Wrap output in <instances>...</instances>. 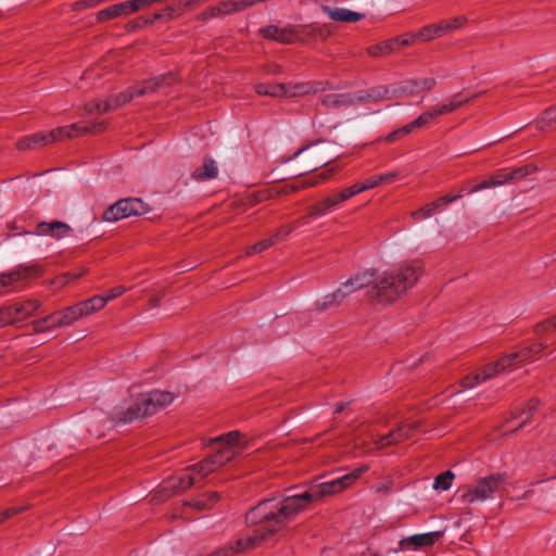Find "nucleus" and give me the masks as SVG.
Here are the masks:
<instances>
[{
    "mask_svg": "<svg viewBox=\"0 0 556 556\" xmlns=\"http://www.w3.org/2000/svg\"><path fill=\"white\" fill-rule=\"evenodd\" d=\"M425 273L422 261L413 260L394 266L378 277L367 290L370 302L390 305L402 299L414 288Z\"/></svg>",
    "mask_w": 556,
    "mask_h": 556,
    "instance_id": "1",
    "label": "nucleus"
},
{
    "mask_svg": "<svg viewBox=\"0 0 556 556\" xmlns=\"http://www.w3.org/2000/svg\"><path fill=\"white\" fill-rule=\"evenodd\" d=\"M306 508L293 495L280 498H266L257 503L245 514L248 527H257L258 539H266L277 533L287 522Z\"/></svg>",
    "mask_w": 556,
    "mask_h": 556,
    "instance_id": "2",
    "label": "nucleus"
},
{
    "mask_svg": "<svg viewBox=\"0 0 556 556\" xmlns=\"http://www.w3.org/2000/svg\"><path fill=\"white\" fill-rule=\"evenodd\" d=\"M174 399V394L168 391L152 390L141 393L127 408L115 412L112 416V421L116 425L130 424L155 414L169 405Z\"/></svg>",
    "mask_w": 556,
    "mask_h": 556,
    "instance_id": "3",
    "label": "nucleus"
},
{
    "mask_svg": "<svg viewBox=\"0 0 556 556\" xmlns=\"http://www.w3.org/2000/svg\"><path fill=\"white\" fill-rule=\"evenodd\" d=\"M301 155L299 166L291 170L293 177H302L306 174L313 173L316 169L330 164L338 155L331 151L330 144L318 141L316 143L307 144L300 148L292 156L288 157L286 162Z\"/></svg>",
    "mask_w": 556,
    "mask_h": 556,
    "instance_id": "4",
    "label": "nucleus"
},
{
    "mask_svg": "<svg viewBox=\"0 0 556 556\" xmlns=\"http://www.w3.org/2000/svg\"><path fill=\"white\" fill-rule=\"evenodd\" d=\"M506 482V475L502 472L492 473L477 480L476 484L469 488L462 495V500L466 504H472L476 501H485L492 498L494 494L500 492Z\"/></svg>",
    "mask_w": 556,
    "mask_h": 556,
    "instance_id": "5",
    "label": "nucleus"
},
{
    "mask_svg": "<svg viewBox=\"0 0 556 556\" xmlns=\"http://www.w3.org/2000/svg\"><path fill=\"white\" fill-rule=\"evenodd\" d=\"M149 206L139 198H125L110 205L102 214L104 222H117L130 216L148 213Z\"/></svg>",
    "mask_w": 556,
    "mask_h": 556,
    "instance_id": "6",
    "label": "nucleus"
},
{
    "mask_svg": "<svg viewBox=\"0 0 556 556\" xmlns=\"http://www.w3.org/2000/svg\"><path fill=\"white\" fill-rule=\"evenodd\" d=\"M165 0H127L100 10L97 13L99 23L108 22L121 16H128L141 9L149 8L154 3H162Z\"/></svg>",
    "mask_w": 556,
    "mask_h": 556,
    "instance_id": "7",
    "label": "nucleus"
},
{
    "mask_svg": "<svg viewBox=\"0 0 556 556\" xmlns=\"http://www.w3.org/2000/svg\"><path fill=\"white\" fill-rule=\"evenodd\" d=\"M106 128L105 122L74 123L68 126L58 127L48 132L50 143L62 141L65 138H74L87 134H99Z\"/></svg>",
    "mask_w": 556,
    "mask_h": 556,
    "instance_id": "8",
    "label": "nucleus"
},
{
    "mask_svg": "<svg viewBox=\"0 0 556 556\" xmlns=\"http://www.w3.org/2000/svg\"><path fill=\"white\" fill-rule=\"evenodd\" d=\"M368 470L369 466L364 464L340 478L316 484L320 498L342 492Z\"/></svg>",
    "mask_w": 556,
    "mask_h": 556,
    "instance_id": "9",
    "label": "nucleus"
},
{
    "mask_svg": "<svg viewBox=\"0 0 556 556\" xmlns=\"http://www.w3.org/2000/svg\"><path fill=\"white\" fill-rule=\"evenodd\" d=\"M232 459L233 452L227 447L226 450H217L215 453L208 455L203 460L193 465L191 468L197 475V478L202 480Z\"/></svg>",
    "mask_w": 556,
    "mask_h": 556,
    "instance_id": "10",
    "label": "nucleus"
},
{
    "mask_svg": "<svg viewBox=\"0 0 556 556\" xmlns=\"http://www.w3.org/2000/svg\"><path fill=\"white\" fill-rule=\"evenodd\" d=\"M544 349L545 346L543 343H532L531 345L521 348L520 350L511 352L497 359V366L502 368H509L511 370L527 362L535 359Z\"/></svg>",
    "mask_w": 556,
    "mask_h": 556,
    "instance_id": "11",
    "label": "nucleus"
},
{
    "mask_svg": "<svg viewBox=\"0 0 556 556\" xmlns=\"http://www.w3.org/2000/svg\"><path fill=\"white\" fill-rule=\"evenodd\" d=\"M352 197L348 189L344 188L340 191L332 192L325 199L309 205L307 207L308 217L318 218L334 211L341 203L350 200Z\"/></svg>",
    "mask_w": 556,
    "mask_h": 556,
    "instance_id": "12",
    "label": "nucleus"
},
{
    "mask_svg": "<svg viewBox=\"0 0 556 556\" xmlns=\"http://www.w3.org/2000/svg\"><path fill=\"white\" fill-rule=\"evenodd\" d=\"M199 479L191 467H187L179 476L170 477L162 485L160 491L163 500H167L176 493L182 492L194 485Z\"/></svg>",
    "mask_w": 556,
    "mask_h": 556,
    "instance_id": "13",
    "label": "nucleus"
},
{
    "mask_svg": "<svg viewBox=\"0 0 556 556\" xmlns=\"http://www.w3.org/2000/svg\"><path fill=\"white\" fill-rule=\"evenodd\" d=\"M419 426L420 424L417 421L410 424H399L396 428L392 429L389 433L381 435L378 440H376L375 444L378 448H384L399 444L412 438Z\"/></svg>",
    "mask_w": 556,
    "mask_h": 556,
    "instance_id": "14",
    "label": "nucleus"
},
{
    "mask_svg": "<svg viewBox=\"0 0 556 556\" xmlns=\"http://www.w3.org/2000/svg\"><path fill=\"white\" fill-rule=\"evenodd\" d=\"M303 27H295V25H288L280 28L276 25H268L260 29L261 35L265 39L274 40L283 45H292L300 41V30Z\"/></svg>",
    "mask_w": 556,
    "mask_h": 556,
    "instance_id": "15",
    "label": "nucleus"
},
{
    "mask_svg": "<svg viewBox=\"0 0 556 556\" xmlns=\"http://www.w3.org/2000/svg\"><path fill=\"white\" fill-rule=\"evenodd\" d=\"M475 98H477V94H472L469 98L463 99V98H460V93H456L450 99V101L447 103L438 105L430 111L424 112L419 116H420V118H426V119H424L425 126H426L432 119H434L441 115L452 113L453 111L457 110L458 108L468 103L470 100H472Z\"/></svg>",
    "mask_w": 556,
    "mask_h": 556,
    "instance_id": "16",
    "label": "nucleus"
},
{
    "mask_svg": "<svg viewBox=\"0 0 556 556\" xmlns=\"http://www.w3.org/2000/svg\"><path fill=\"white\" fill-rule=\"evenodd\" d=\"M444 535L443 531H433L421 534H414L408 538H403L399 542L400 549H418L421 547H429L434 545L442 536Z\"/></svg>",
    "mask_w": 556,
    "mask_h": 556,
    "instance_id": "17",
    "label": "nucleus"
},
{
    "mask_svg": "<svg viewBox=\"0 0 556 556\" xmlns=\"http://www.w3.org/2000/svg\"><path fill=\"white\" fill-rule=\"evenodd\" d=\"M72 228L68 224L61 220L40 222L36 226L35 235L51 237L56 240L70 236Z\"/></svg>",
    "mask_w": 556,
    "mask_h": 556,
    "instance_id": "18",
    "label": "nucleus"
},
{
    "mask_svg": "<svg viewBox=\"0 0 556 556\" xmlns=\"http://www.w3.org/2000/svg\"><path fill=\"white\" fill-rule=\"evenodd\" d=\"M287 94L289 97H301L311 93L325 92L332 86L328 81H307L296 84H285Z\"/></svg>",
    "mask_w": 556,
    "mask_h": 556,
    "instance_id": "19",
    "label": "nucleus"
},
{
    "mask_svg": "<svg viewBox=\"0 0 556 556\" xmlns=\"http://www.w3.org/2000/svg\"><path fill=\"white\" fill-rule=\"evenodd\" d=\"M357 104L378 103L384 100H392L390 86H375L366 90L354 92Z\"/></svg>",
    "mask_w": 556,
    "mask_h": 556,
    "instance_id": "20",
    "label": "nucleus"
},
{
    "mask_svg": "<svg viewBox=\"0 0 556 556\" xmlns=\"http://www.w3.org/2000/svg\"><path fill=\"white\" fill-rule=\"evenodd\" d=\"M320 104L326 109H342L356 105L354 92L328 93L320 98Z\"/></svg>",
    "mask_w": 556,
    "mask_h": 556,
    "instance_id": "21",
    "label": "nucleus"
},
{
    "mask_svg": "<svg viewBox=\"0 0 556 556\" xmlns=\"http://www.w3.org/2000/svg\"><path fill=\"white\" fill-rule=\"evenodd\" d=\"M178 81V77L175 73L168 72L156 77L144 80L139 86V90H143L144 94L155 92L162 88L175 85Z\"/></svg>",
    "mask_w": 556,
    "mask_h": 556,
    "instance_id": "22",
    "label": "nucleus"
},
{
    "mask_svg": "<svg viewBox=\"0 0 556 556\" xmlns=\"http://www.w3.org/2000/svg\"><path fill=\"white\" fill-rule=\"evenodd\" d=\"M321 10L333 21L342 23H355L365 17L364 14L344 8H331L323 5Z\"/></svg>",
    "mask_w": 556,
    "mask_h": 556,
    "instance_id": "23",
    "label": "nucleus"
},
{
    "mask_svg": "<svg viewBox=\"0 0 556 556\" xmlns=\"http://www.w3.org/2000/svg\"><path fill=\"white\" fill-rule=\"evenodd\" d=\"M346 298V292L344 288H338L333 292L326 294L323 299L315 301L314 311L324 312L333 307L340 306L344 299Z\"/></svg>",
    "mask_w": 556,
    "mask_h": 556,
    "instance_id": "24",
    "label": "nucleus"
},
{
    "mask_svg": "<svg viewBox=\"0 0 556 556\" xmlns=\"http://www.w3.org/2000/svg\"><path fill=\"white\" fill-rule=\"evenodd\" d=\"M241 432L238 430L230 431L222 434L215 439L219 444L217 450H226L227 447L233 452V458L245 447V444L240 443Z\"/></svg>",
    "mask_w": 556,
    "mask_h": 556,
    "instance_id": "25",
    "label": "nucleus"
},
{
    "mask_svg": "<svg viewBox=\"0 0 556 556\" xmlns=\"http://www.w3.org/2000/svg\"><path fill=\"white\" fill-rule=\"evenodd\" d=\"M144 96L143 90H139V86L129 87L127 90L122 91L119 93L110 96L108 98L110 104L113 110H116L126 103L130 102L132 99Z\"/></svg>",
    "mask_w": 556,
    "mask_h": 556,
    "instance_id": "26",
    "label": "nucleus"
},
{
    "mask_svg": "<svg viewBox=\"0 0 556 556\" xmlns=\"http://www.w3.org/2000/svg\"><path fill=\"white\" fill-rule=\"evenodd\" d=\"M337 172H338L337 167L327 168V169L323 170L320 174H318L317 176L305 180L301 186L291 185V186L286 187L283 189V192L288 194V193L296 192V191H299L300 189H303V188L314 187V186H316L319 182L327 181Z\"/></svg>",
    "mask_w": 556,
    "mask_h": 556,
    "instance_id": "27",
    "label": "nucleus"
},
{
    "mask_svg": "<svg viewBox=\"0 0 556 556\" xmlns=\"http://www.w3.org/2000/svg\"><path fill=\"white\" fill-rule=\"evenodd\" d=\"M391 99H401L418 92L415 79H406L390 85Z\"/></svg>",
    "mask_w": 556,
    "mask_h": 556,
    "instance_id": "28",
    "label": "nucleus"
},
{
    "mask_svg": "<svg viewBox=\"0 0 556 556\" xmlns=\"http://www.w3.org/2000/svg\"><path fill=\"white\" fill-rule=\"evenodd\" d=\"M372 274L368 273H359L348 279L344 283L340 286V288H344L346 292V296L351 293L368 287L371 281Z\"/></svg>",
    "mask_w": 556,
    "mask_h": 556,
    "instance_id": "29",
    "label": "nucleus"
},
{
    "mask_svg": "<svg viewBox=\"0 0 556 556\" xmlns=\"http://www.w3.org/2000/svg\"><path fill=\"white\" fill-rule=\"evenodd\" d=\"M508 177L509 176L507 169H500L494 175H492L490 179L483 180L480 184L471 186V188L468 191L478 192L483 189L501 186L509 181Z\"/></svg>",
    "mask_w": 556,
    "mask_h": 556,
    "instance_id": "30",
    "label": "nucleus"
},
{
    "mask_svg": "<svg viewBox=\"0 0 556 556\" xmlns=\"http://www.w3.org/2000/svg\"><path fill=\"white\" fill-rule=\"evenodd\" d=\"M425 118H420V116H418L416 119H414L413 122L408 123L407 125L399 128V129H395L393 131H391L387 137H386V141L391 143V142H394V141H397L406 136H408L409 134H412L415 129H418V128H421L425 126Z\"/></svg>",
    "mask_w": 556,
    "mask_h": 556,
    "instance_id": "31",
    "label": "nucleus"
},
{
    "mask_svg": "<svg viewBox=\"0 0 556 556\" xmlns=\"http://www.w3.org/2000/svg\"><path fill=\"white\" fill-rule=\"evenodd\" d=\"M218 175V168L216 162L211 157H204L203 165L198 167L193 173L192 177L195 180H205L216 178Z\"/></svg>",
    "mask_w": 556,
    "mask_h": 556,
    "instance_id": "32",
    "label": "nucleus"
},
{
    "mask_svg": "<svg viewBox=\"0 0 556 556\" xmlns=\"http://www.w3.org/2000/svg\"><path fill=\"white\" fill-rule=\"evenodd\" d=\"M55 315L58 316L56 319L60 327L70 326L77 319L84 317L78 303L72 306H67L62 311L55 312Z\"/></svg>",
    "mask_w": 556,
    "mask_h": 556,
    "instance_id": "33",
    "label": "nucleus"
},
{
    "mask_svg": "<svg viewBox=\"0 0 556 556\" xmlns=\"http://www.w3.org/2000/svg\"><path fill=\"white\" fill-rule=\"evenodd\" d=\"M295 27H303V29L300 30V41H304V36L327 39L331 35V30L327 25L311 24L295 25Z\"/></svg>",
    "mask_w": 556,
    "mask_h": 556,
    "instance_id": "34",
    "label": "nucleus"
},
{
    "mask_svg": "<svg viewBox=\"0 0 556 556\" xmlns=\"http://www.w3.org/2000/svg\"><path fill=\"white\" fill-rule=\"evenodd\" d=\"M17 321H22L31 316L39 307L40 302L38 300H27L24 302H16L12 304Z\"/></svg>",
    "mask_w": 556,
    "mask_h": 556,
    "instance_id": "35",
    "label": "nucleus"
},
{
    "mask_svg": "<svg viewBox=\"0 0 556 556\" xmlns=\"http://www.w3.org/2000/svg\"><path fill=\"white\" fill-rule=\"evenodd\" d=\"M399 50L397 40H384L367 48L368 55L379 58Z\"/></svg>",
    "mask_w": 556,
    "mask_h": 556,
    "instance_id": "36",
    "label": "nucleus"
},
{
    "mask_svg": "<svg viewBox=\"0 0 556 556\" xmlns=\"http://www.w3.org/2000/svg\"><path fill=\"white\" fill-rule=\"evenodd\" d=\"M536 129L541 131H551L556 127V106L546 109L541 117L535 121Z\"/></svg>",
    "mask_w": 556,
    "mask_h": 556,
    "instance_id": "37",
    "label": "nucleus"
},
{
    "mask_svg": "<svg viewBox=\"0 0 556 556\" xmlns=\"http://www.w3.org/2000/svg\"><path fill=\"white\" fill-rule=\"evenodd\" d=\"M380 184H381L380 175H374V176L368 177L367 179H365L362 182H355L352 186L346 187V189H348L349 193L351 194V197L353 198L354 195H356L363 191L378 187Z\"/></svg>",
    "mask_w": 556,
    "mask_h": 556,
    "instance_id": "38",
    "label": "nucleus"
},
{
    "mask_svg": "<svg viewBox=\"0 0 556 556\" xmlns=\"http://www.w3.org/2000/svg\"><path fill=\"white\" fill-rule=\"evenodd\" d=\"M78 305L83 312V315L88 316L94 312L102 309L105 306V300L102 299V295L100 294L81 301L78 303Z\"/></svg>",
    "mask_w": 556,
    "mask_h": 556,
    "instance_id": "39",
    "label": "nucleus"
},
{
    "mask_svg": "<svg viewBox=\"0 0 556 556\" xmlns=\"http://www.w3.org/2000/svg\"><path fill=\"white\" fill-rule=\"evenodd\" d=\"M255 91L260 96L283 97L287 94L285 84H258Z\"/></svg>",
    "mask_w": 556,
    "mask_h": 556,
    "instance_id": "40",
    "label": "nucleus"
},
{
    "mask_svg": "<svg viewBox=\"0 0 556 556\" xmlns=\"http://www.w3.org/2000/svg\"><path fill=\"white\" fill-rule=\"evenodd\" d=\"M58 316L55 312L37 320L33 321V327L35 332H47L51 329L60 327L58 324Z\"/></svg>",
    "mask_w": 556,
    "mask_h": 556,
    "instance_id": "41",
    "label": "nucleus"
},
{
    "mask_svg": "<svg viewBox=\"0 0 556 556\" xmlns=\"http://www.w3.org/2000/svg\"><path fill=\"white\" fill-rule=\"evenodd\" d=\"M254 528V534L250 536L247 541L239 539L233 544H228V546L232 547V555L243 552L248 546L254 547L255 545L260 544L262 541L265 540L257 538L260 535V532L257 527Z\"/></svg>",
    "mask_w": 556,
    "mask_h": 556,
    "instance_id": "42",
    "label": "nucleus"
},
{
    "mask_svg": "<svg viewBox=\"0 0 556 556\" xmlns=\"http://www.w3.org/2000/svg\"><path fill=\"white\" fill-rule=\"evenodd\" d=\"M417 36L422 41H430L434 38L442 37L441 26L440 23L430 24L427 26L421 27L417 31Z\"/></svg>",
    "mask_w": 556,
    "mask_h": 556,
    "instance_id": "43",
    "label": "nucleus"
},
{
    "mask_svg": "<svg viewBox=\"0 0 556 556\" xmlns=\"http://www.w3.org/2000/svg\"><path fill=\"white\" fill-rule=\"evenodd\" d=\"M88 114H103L113 111L109 100H93L85 104Z\"/></svg>",
    "mask_w": 556,
    "mask_h": 556,
    "instance_id": "44",
    "label": "nucleus"
},
{
    "mask_svg": "<svg viewBox=\"0 0 556 556\" xmlns=\"http://www.w3.org/2000/svg\"><path fill=\"white\" fill-rule=\"evenodd\" d=\"M439 23L441 26L442 35H445L450 31L463 27L467 23V18L463 15H459L453 18L442 20Z\"/></svg>",
    "mask_w": 556,
    "mask_h": 556,
    "instance_id": "45",
    "label": "nucleus"
},
{
    "mask_svg": "<svg viewBox=\"0 0 556 556\" xmlns=\"http://www.w3.org/2000/svg\"><path fill=\"white\" fill-rule=\"evenodd\" d=\"M454 478V473L451 470H446L435 477L433 488L435 490L446 491L451 488Z\"/></svg>",
    "mask_w": 556,
    "mask_h": 556,
    "instance_id": "46",
    "label": "nucleus"
},
{
    "mask_svg": "<svg viewBox=\"0 0 556 556\" xmlns=\"http://www.w3.org/2000/svg\"><path fill=\"white\" fill-rule=\"evenodd\" d=\"M18 275V280L26 279L28 277H39L42 275V269L39 265L23 266L20 265L15 270Z\"/></svg>",
    "mask_w": 556,
    "mask_h": 556,
    "instance_id": "47",
    "label": "nucleus"
},
{
    "mask_svg": "<svg viewBox=\"0 0 556 556\" xmlns=\"http://www.w3.org/2000/svg\"><path fill=\"white\" fill-rule=\"evenodd\" d=\"M536 170H538V167L535 165L527 164V165L508 170V176H509L508 178H509V181L519 180Z\"/></svg>",
    "mask_w": 556,
    "mask_h": 556,
    "instance_id": "48",
    "label": "nucleus"
},
{
    "mask_svg": "<svg viewBox=\"0 0 556 556\" xmlns=\"http://www.w3.org/2000/svg\"><path fill=\"white\" fill-rule=\"evenodd\" d=\"M294 496L296 497L298 502L306 504V507L309 503L321 500L316 484L311 485L308 490L303 493L294 494Z\"/></svg>",
    "mask_w": 556,
    "mask_h": 556,
    "instance_id": "49",
    "label": "nucleus"
},
{
    "mask_svg": "<svg viewBox=\"0 0 556 556\" xmlns=\"http://www.w3.org/2000/svg\"><path fill=\"white\" fill-rule=\"evenodd\" d=\"M151 25H153V21L152 20H149L148 17L140 16V17H137L135 20L129 21L125 25V30L127 33H131V31H136L138 29H141V28L151 26Z\"/></svg>",
    "mask_w": 556,
    "mask_h": 556,
    "instance_id": "50",
    "label": "nucleus"
},
{
    "mask_svg": "<svg viewBox=\"0 0 556 556\" xmlns=\"http://www.w3.org/2000/svg\"><path fill=\"white\" fill-rule=\"evenodd\" d=\"M295 229L294 225H282L277 228L276 232L269 237L273 240V244H277L287 239V237Z\"/></svg>",
    "mask_w": 556,
    "mask_h": 556,
    "instance_id": "51",
    "label": "nucleus"
},
{
    "mask_svg": "<svg viewBox=\"0 0 556 556\" xmlns=\"http://www.w3.org/2000/svg\"><path fill=\"white\" fill-rule=\"evenodd\" d=\"M0 316L3 327L17 323V317L15 316L12 304L0 306Z\"/></svg>",
    "mask_w": 556,
    "mask_h": 556,
    "instance_id": "52",
    "label": "nucleus"
},
{
    "mask_svg": "<svg viewBox=\"0 0 556 556\" xmlns=\"http://www.w3.org/2000/svg\"><path fill=\"white\" fill-rule=\"evenodd\" d=\"M273 245V240H270V238H267L256 242L253 245L248 247L245 253L247 255L258 254L266 251Z\"/></svg>",
    "mask_w": 556,
    "mask_h": 556,
    "instance_id": "53",
    "label": "nucleus"
},
{
    "mask_svg": "<svg viewBox=\"0 0 556 556\" xmlns=\"http://www.w3.org/2000/svg\"><path fill=\"white\" fill-rule=\"evenodd\" d=\"M216 7L220 9V16L240 11L237 0L220 1Z\"/></svg>",
    "mask_w": 556,
    "mask_h": 556,
    "instance_id": "54",
    "label": "nucleus"
},
{
    "mask_svg": "<svg viewBox=\"0 0 556 556\" xmlns=\"http://www.w3.org/2000/svg\"><path fill=\"white\" fill-rule=\"evenodd\" d=\"M434 211H435L434 204L432 202H430V203H427L426 205L421 206L420 208L412 212V217L415 219L427 218V217L432 216Z\"/></svg>",
    "mask_w": 556,
    "mask_h": 556,
    "instance_id": "55",
    "label": "nucleus"
},
{
    "mask_svg": "<svg viewBox=\"0 0 556 556\" xmlns=\"http://www.w3.org/2000/svg\"><path fill=\"white\" fill-rule=\"evenodd\" d=\"M510 370L509 368H502L497 366V361L494 364L485 365L480 371L482 374V380H488L494 375L501 371Z\"/></svg>",
    "mask_w": 556,
    "mask_h": 556,
    "instance_id": "56",
    "label": "nucleus"
},
{
    "mask_svg": "<svg viewBox=\"0 0 556 556\" xmlns=\"http://www.w3.org/2000/svg\"><path fill=\"white\" fill-rule=\"evenodd\" d=\"M220 9H217L216 5L207 8L205 11L195 15V20L199 22H205L208 18L219 17Z\"/></svg>",
    "mask_w": 556,
    "mask_h": 556,
    "instance_id": "57",
    "label": "nucleus"
},
{
    "mask_svg": "<svg viewBox=\"0 0 556 556\" xmlns=\"http://www.w3.org/2000/svg\"><path fill=\"white\" fill-rule=\"evenodd\" d=\"M415 81L417 85L418 92L419 91H430L437 85V80L432 77L419 78V79H415Z\"/></svg>",
    "mask_w": 556,
    "mask_h": 556,
    "instance_id": "58",
    "label": "nucleus"
},
{
    "mask_svg": "<svg viewBox=\"0 0 556 556\" xmlns=\"http://www.w3.org/2000/svg\"><path fill=\"white\" fill-rule=\"evenodd\" d=\"M26 509H27L26 506L9 507V508L4 509L3 511L0 513V523H2L3 521L10 519L11 517H13L17 514L23 513Z\"/></svg>",
    "mask_w": 556,
    "mask_h": 556,
    "instance_id": "59",
    "label": "nucleus"
},
{
    "mask_svg": "<svg viewBox=\"0 0 556 556\" xmlns=\"http://www.w3.org/2000/svg\"><path fill=\"white\" fill-rule=\"evenodd\" d=\"M18 281V275L13 271L9 274L0 275V290L3 292V289L11 286L13 282Z\"/></svg>",
    "mask_w": 556,
    "mask_h": 556,
    "instance_id": "60",
    "label": "nucleus"
},
{
    "mask_svg": "<svg viewBox=\"0 0 556 556\" xmlns=\"http://www.w3.org/2000/svg\"><path fill=\"white\" fill-rule=\"evenodd\" d=\"M418 38L417 33L416 34H407L400 37L392 38L391 40H397L399 43V50L402 47H407L414 43Z\"/></svg>",
    "mask_w": 556,
    "mask_h": 556,
    "instance_id": "61",
    "label": "nucleus"
},
{
    "mask_svg": "<svg viewBox=\"0 0 556 556\" xmlns=\"http://www.w3.org/2000/svg\"><path fill=\"white\" fill-rule=\"evenodd\" d=\"M462 198V194H445L443 197H440L438 198L435 201H433L432 203L434 204V207L435 210L439 208L440 206H443V205H447L458 199Z\"/></svg>",
    "mask_w": 556,
    "mask_h": 556,
    "instance_id": "62",
    "label": "nucleus"
},
{
    "mask_svg": "<svg viewBox=\"0 0 556 556\" xmlns=\"http://www.w3.org/2000/svg\"><path fill=\"white\" fill-rule=\"evenodd\" d=\"M187 504L198 510H205L212 508V505L208 503L207 498L205 497V494H203L200 498L188 502Z\"/></svg>",
    "mask_w": 556,
    "mask_h": 556,
    "instance_id": "63",
    "label": "nucleus"
},
{
    "mask_svg": "<svg viewBox=\"0 0 556 556\" xmlns=\"http://www.w3.org/2000/svg\"><path fill=\"white\" fill-rule=\"evenodd\" d=\"M125 291H126V289L123 286H117V287L110 289L109 291H106L104 294H101V295H102V299L105 300V304H106L110 300L121 296Z\"/></svg>",
    "mask_w": 556,
    "mask_h": 556,
    "instance_id": "64",
    "label": "nucleus"
}]
</instances>
